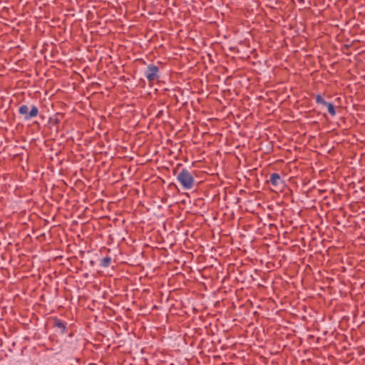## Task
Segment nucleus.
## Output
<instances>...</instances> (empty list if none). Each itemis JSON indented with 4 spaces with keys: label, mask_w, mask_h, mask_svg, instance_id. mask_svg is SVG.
<instances>
[{
    "label": "nucleus",
    "mask_w": 365,
    "mask_h": 365,
    "mask_svg": "<svg viewBox=\"0 0 365 365\" xmlns=\"http://www.w3.org/2000/svg\"><path fill=\"white\" fill-rule=\"evenodd\" d=\"M53 327L59 330L61 334H65L67 332L66 323L57 317L53 318Z\"/></svg>",
    "instance_id": "obj_7"
},
{
    "label": "nucleus",
    "mask_w": 365,
    "mask_h": 365,
    "mask_svg": "<svg viewBox=\"0 0 365 365\" xmlns=\"http://www.w3.org/2000/svg\"><path fill=\"white\" fill-rule=\"evenodd\" d=\"M144 76L150 83L158 81L160 77L159 68L154 64L148 65L144 71Z\"/></svg>",
    "instance_id": "obj_3"
},
{
    "label": "nucleus",
    "mask_w": 365,
    "mask_h": 365,
    "mask_svg": "<svg viewBox=\"0 0 365 365\" xmlns=\"http://www.w3.org/2000/svg\"><path fill=\"white\" fill-rule=\"evenodd\" d=\"M176 179L184 190H192L195 184L193 175L187 168H182L177 175Z\"/></svg>",
    "instance_id": "obj_1"
},
{
    "label": "nucleus",
    "mask_w": 365,
    "mask_h": 365,
    "mask_svg": "<svg viewBox=\"0 0 365 365\" xmlns=\"http://www.w3.org/2000/svg\"><path fill=\"white\" fill-rule=\"evenodd\" d=\"M268 182H270L275 189L280 191L282 190L285 185L284 181L277 173H273L271 174Z\"/></svg>",
    "instance_id": "obj_4"
},
{
    "label": "nucleus",
    "mask_w": 365,
    "mask_h": 365,
    "mask_svg": "<svg viewBox=\"0 0 365 365\" xmlns=\"http://www.w3.org/2000/svg\"><path fill=\"white\" fill-rule=\"evenodd\" d=\"M38 113V108L35 105H31L29 107L28 105L22 104L19 108V113L23 116L26 121L30 120L31 118L36 117Z\"/></svg>",
    "instance_id": "obj_2"
},
{
    "label": "nucleus",
    "mask_w": 365,
    "mask_h": 365,
    "mask_svg": "<svg viewBox=\"0 0 365 365\" xmlns=\"http://www.w3.org/2000/svg\"><path fill=\"white\" fill-rule=\"evenodd\" d=\"M63 117V115L61 113H57L54 115L49 118L48 123L51 126V128L54 127L56 129V131H58L59 128V124L61 123V120H62Z\"/></svg>",
    "instance_id": "obj_6"
},
{
    "label": "nucleus",
    "mask_w": 365,
    "mask_h": 365,
    "mask_svg": "<svg viewBox=\"0 0 365 365\" xmlns=\"http://www.w3.org/2000/svg\"><path fill=\"white\" fill-rule=\"evenodd\" d=\"M111 257L106 256L100 260V266L102 267H108L111 264Z\"/></svg>",
    "instance_id": "obj_8"
},
{
    "label": "nucleus",
    "mask_w": 365,
    "mask_h": 365,
    "mask_svg": "<svg viewBox=\"0 0 365 365\" xmlns=\"http://www.w3.org/2000/svg\"><path fill=\"white\" fill-rule=\"evenodd\" d=\"M315 99L317 104L327 107L328 113L331 116L334 117L336 115V110L333 103L327 102L319 93L316 95Z\"/></svg>",
    "instance_id": "obj_5"
}]
</instances>
